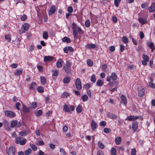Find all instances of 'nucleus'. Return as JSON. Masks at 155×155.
Segmentation results:
<instances>
[{
	"label": "nucleus",
	"mask_w": 155,
	"mask_h": 155,
	"mask_svg": "<svg viewBox=\"0 0 155 155\" xmlns=\"http://www.w3.org/2000/svg\"><path fill=\"white\" fill-rule=\"evenodd\" d=\"M71 28L73 30V35L74 38H77L78 33L79 34L82 33V31L81 28L74 23L72 24Z\"/></svg>",
	"instance_id": "nucleus-1"
},
{
	"label": "nucleus",
	"mask_w": 155,
	"mask_h": 155,
	"mask_svg": "<svg viewBox=\"0 0 155 155\" xmlns=\"http://www.w3.org/2000/svg\"><path fill=\"white\" fill-rule=\"evenodd\" d=\"M29 27V25L28 23H25L22 25V27L19 30L20 33L22 34L27 31Z\"/></svg>",
	"instance_id": "nucleus-2"
},
{
	"label": "nucleus",
	"mask_w": 155,
	"mask_h": 155,
	"mask_svg": "<svg viewBox=\"0 0 155 155\" xmlns=\"http://www.w3.org/2000/svg\"><path fill=\"white\" fill-rule=\"evenodd\" d=\"M26 142L25 138L22 139L21 137H18L15 139V143L16 144L19 143L21 145H24Z\"/></svg>",
	"instance_id": "nucleus-3"
},
{
	"label": "nucleus",
	"mask_w": 155,
	"mask_h": 155,
	"mask_svg": "<svg viewBox=\"0 0 155 155\" xmlns=\"http://www.w3.org/2000/svg\"><path fill=\"white\" fill-rule=\"evenodd\" d=\"M71 64L70 61H67L65 65L63 67V69L67 73H70L71 72Z\"/></svg>",
	"instance_id": "nucleus-4"
},
{
	"label": "nucleus",
	"mask_w": 155,
	"mask_h": 155,
	"mask_svg": "<svg viewBox=\"0 0 155 155\" xmlns=\"http://www.w3.org/2000/svg\"><path fill=\"white\" fill-rule=\"evenodd\" d=\"M117 78V76L115 73H112L111 76H108L107 78V81L110 82L111 80L114 81Z\"/></svg>",
	"instance_id": "nucleus-5"
},
{
	"label": "nucleus",
	"mask_w": 155,
	"mask_h": 155,
	"mask_svg": "<svg viewBox=\"0 0 155 155\" xmlns=\"http://www.w3.org/2000/svg\"><path fill=\"white\" fill-rule=\"evenodd\" d=\"M4 114L6 116L11 118H13L15 115V114L12 111L5 110Z\"/></svg>",
	"instance_id": "nucleus-6"
},
{
	"label": "nucleus",
	"mask_w": 155,
	"mask_h": 155,
	"mask_svg": "<svg viewBox=\"0 0 155 155\" xmlns=\"http://www.w3.org/2000/svg\"><path fill=\"white\" fill-rule=\"evenodd\" d=\"M15 151V147L11 146L9 147L7 153L8 155H14Z\"/></svg>",
	"instance_id": "nucleus-7"
},
{
	"label": "nucleus",
	"mask_w": 155,
	"mask_h": 155,
	"mask_svg": "<svg viewBox=\"0 0 155 155\" xmlns=\"http://www.w3.org/2000/svg\"><path fill=\"white\" fill-rule=\"evenodd\" d=\"M76 87L78 90H80L82 88L81 82L79 78L76 79L75 82Z\"/></svg>",
	"instance_id": "nucleus-8"
},
{
	"label": "nucleus",
	"mask_w": 155,
	"mask_h": 155,
	"mask_svg": "<svg viewBox=\"0 0 155 155\" xmlns=\"http://www.w3.org/2000/svg\"><path fill=\"white\" fill-rule=\"evenodd\" d=\"M138 20L139 22L142 25L147 24L148 22L147 19L145 18H138Z\"/></svg>",
	"instance_id": "nucleus-9"
},
{
	"label": "nucleus",
	"mask_w": 155,
	"mask_h": 155,
	"mask_svg": "<svg viewBox=\"0 0 155 155\" xmlns=\"http://www.w3.org/2000/svg\"><path fill=\"white\" fill-rule=\"evenodd\" d=\"M143 60L142 61V64L144 65H146L147 64V62L149 61V58L147 56L145 55L144 54H143Z\"/></svg>",
	"instance_id": "nucleus-10"
},
{
	"label": "nucleus",
	"mask_w": 155,
	"mask_h": 155,
	"mask_svg": "<svg viewBox=\"0 0 155 155\" xmlns=\"http://www.w3.org/2000/svg\"><path fill=\"white\" fill-rule=\"evenodd\" d=\"M138 93L140 96L142 97L143 96L144 94V88L141 87H139Z\"/></svg>",
	"instance_id": "nucleus-11"
},
{
	"label": "nucleus",
	"mask_w": 155,
	"mask_h": 155,
	"mask_svg": "<svg viewBox=\"0 0 155 155\" xmlns=\"http://www.w3.org/2000/svg\"><path fill=\"white\" fill-rule=\"evenodd\" d=\"M120 99L121 100V102L124 104V105L126 106L127 104V100L126 97L123 95H122L120 97Z\"/></svg>",
	"instance_id": "nucleus-12"
},
{
	"label": "nucleus",
	"mask_w": 155,
	"mask_h": 155,
	"mask_svg": "<svg viewBox=\"0 0 155 155\" xmlns=\"http://www.w3.org/2000/svg\"><path fill=\"white\" fill-rule=\"evenodd\" d=\"M91 126L93 130H94L97 127L98 125L97 123L93 120L91 122Z\"/></svg>",
	"instance_id": "nucleus-13"
},
{
	"label": "nucleus",
	"mask_w": 155,
	"mask_h": 155,
	"mask_svg": "<svg viewBox=\"0 0 155 155\" xmlns=\"http://www.w3.org/2000/svg\"><path fill=\"white\" fill-rule=\"evenodd\" d=\"M148 10L150 12H152L155 10V2H153L149 7Z\"/></svg>",
	"instance_id": "nucleus-14"
},
{
	"label": "nucleus",
	"mask_w": 155,
	"mask_h": 155,
	"mask_svg": "<svg viewBox=\"0 0 155 155\" xmlns=\"http://www.w3.org/2000/svg\"><path fill=\"white\" fill-rule=\"evenodd\" d=\"M63 63L62 60L61 58L59 59L56 62V66L58 68H61L62 66V64Z\"/></svg>",
	"instance_id": "nucleus-15"
},
{
	"label": "nucleus",
	"mask_w": 155,
	"mask_h": 155,
	"mask_svg": "<svg viewBox=\"0 0 155 155\" xmlns=\"http://www.w3.org/2000/svg\"><path fill=\"white\" fill-rule=\"evenodd\" d=\"M54 57L51 56H45L44 57V61L45 62L51 61L53 60Z\"/></svg>",
	"instance_id": "nucleus-16"
},
{
	"label": "nucleus",
	"mask_w": 155,
	"mask_h": 155,
	"mask_svg": "<svg viewBox=\"0 0 155 155\" xmlns=\"http://www.w3.org/2000/svg\"><path fill=\"white\" fill-rule=\"evenodd\" d=\"M55 11V7L54 5L51 6V8L50 9L49 12V14L50 15H51L54 14Z\"/></svg>",
	"instance_id": "nucleus-17"
},
{
	"label": "nucleus",
	"mask_w": 155,
	"mask_h": 155,
	"mask_svg": "<svg viewBox=\"0 0 155 155\" xmlns=\"http://www.w3.org/2000/svg\"><path fill=\"white\" fill-rule=\"evenodd\" d=\"M132 128L134 131L137 130L138 128V124L137 122H134L132 124Z\"/></svg>",
	"instance_id": "nucleus-18"
},
{
	"label": "nucleus",
	"mask_w": 155,
	"mask_h": 155,
	"mask_svg": "<svg viewBox=\"0 0 155 155\" xmlns=\"http://www.w3.org/2000/svg\"><path fill=\"white\" fill-rule=\"evenodd\" d=\"M28 134V131L25 130H24L19 133L20 135L22 136H25Z\"/></svg>",
	"instance_id": "nucleus-19"
},
{
	"label": "nucleus",
	"mask_w": 155,
	"mask_h": 155,
	"mask_svg": "<svg viewBox=\"0 0 155 155\" xmlns=\"http://www.w3.org/2000/svg\"><path fill=\"white\" fill-rule=\"evenodd\" d=\"M147 46L151 49L152 51L154 50L155 48L154 43L152 42H148L147 43Z\"/></svg>",
	"instance_id": "nucleus-20"
},
{
	"label": "nucleus",
	"mask_w": 155,
	"mask_h": 155,
	"mask_svg": "<svg viewBox=\"0 0 155 155\" xmlns=\"http://www.w3.org/2000/svg\"><path fill=\"white\" fill-rule=\"evenodd\" d=\"M18 123V121L16 120H12L11 122V127L12 128H14L17 125Z\"/></svg>",
	"instance_id": "nucleus-21"
},
{
	"label": "nucleus",
	"mask_w": 155,
	"mask_h": 155,
	"mask_svg": "<svg viewBox=\"0 0 155 155\" xmlns=\"http://www.w3.org/2000/svg\"><path fill=\"white\" fill-rule=\"evenodd\" d=\"M86 47L90 49H94L96 47V45L93 44H88L86 45Z\"/></svg>",
	"instance_id": "nucleus-22"
},
{
	"label": "nucleus",
	"mask_w": 155,
	"mask_h": 155,
	"mask_svg": "<svg viewBox=\"0 0 155 155\" xmlns=\"http://www.w3.org/2000/svg\"><path fill=\"white\" fill-rule=\"evenodd\" d=\"M138 118V117L137 116L134 117L133 116L131 115L128 117L127 118L126 120H128L129 121L132 120H133L136 119Z\"/></svg>",
	"instance_id": "nucleus-23"
},
{
	"label": "nucleus",
	"mask_w": 155,
	"mask_h": 155,
	"mask_svg": "<svg viewBox=\"0 0 155 155\" xmlns=\"http://www.w3.org/2000/svg\"><path fill=\"white\" fill-rule=\"evenodd\" d=\"M82 106L79 105L76 108L77 112L78 113H80L82 112Z\"/></svg>",
	"instance_id": "nucleus-24"
},
{
	"label": "nucleus",
	"mask_w": 155,
	"mask_h": 155,
	"mask_svg": "<svg viewBox=\"0 0 155 155\" xmlns=\"http://www.w3.org/2000/svg\"><path fill=\"white\" fill-rule=\"evenodd\" d=\"M63 110L66 112H69L71 111V109L67 105H65L63 107Z\"/></svg>",
	"instance_id": "nucleus-25"
},
{
	"label": "nucleus",
	"mask_w": 155,
	"mask_h": 155,
	"mask_svg": "<svg viewBox=\"0 0 155 155\" xmlns=\"http://www.w3.org/2000/svg\"><path fill=\"white\" fill-rule=\"evenodd\" d=\"M121 140V138L120 137H117L115 138L116 143L118 145L120 143Z\"/></svg>",
	"instance_id": "nucleus-26"
},
{
	"label": "nucleus",
	"mask_w": 155,
	"mask_h": 155,
	"mask_svg": "<svg viewBox=\"0 0 155 155\" xmlns=\"http://www.w3.org/2000/svg\"><path fill=\"white\" fill-rule=\"evenodd\" d=\"M41 82L42 85H45L46 83V80L45 78L44 77H40Z\"/></svg>",
	"instance_id": "nucleus-27"
},
{
	"label": "nucleus",
	"mask_w": 155,
	"mask_h": 155,
	"mask_svg": "<svg viewBox=\"0 0 155 155\" xmlns=\"http://www.w3.org/2000/svg\"><path fill=\"white\" fill-rule=\"evenodd\" d=\"M62 41L63 42H66L68 43L70 42L71 40L70 39L66 37H64L62 39Z\"/></svg>",
	"instance_id": "nucleus-28"
},
{
	"label": "nucleus",
	"mask_w": 155,
	"mask_h": 155,
	"mask_svg": "<svg viewBox=\"0 0 155 155\" xmlns=\"http://www.w3.org/2000/svg\"><path fill=\"white\" fill-rule=\"evenodd\" d=\"M37 84L35 82H33L32 83L30 86V88L31 89H34L36 87Z\"/></svg>",
	"instance_id": "nucleus-29"
},
{
	"label": "nucleus",
	"mask_w": 155,
	"mask_h": 155,
	"mask_svg": "<svg viewBox=\"0 0 155 155\" xmlns=\"http://www.w3.org/2000/svg\"><path fill=\"white\" fill-rule=\"evenodd\" d=\"M83 101H86L88 100V97L87 95L85 94L81 97Z\"/></svg>",
	"instance_id": "nucleus-30"
},
{
	"label": "nucleus",
	"mask_w": 155,
	"mask_h": 155,
	"mask_svg": "<svg viewBox=\"0 0 155 155\" xmlns=\"http://www.w3.org/2000/svg\"><path fill=\"white\" fill-rule=\"evenodd\" d=\"M70 80V78L69 77L65 78L63 79V82L64 83H69Z\"/></svg>",
	"instance_id": "nucleus-31"
},
{
	"label": "nucleus",
	"mask_w": 155,
	"mask_h": 155,
	"mask_svg": "<svg viewBox=\"0 0 155 155\" xmlns=\"http://www.w3.org/2000/svg\"><path fill=\"white\" fill-rule=\"evenodd\" d=\"M43 37L44 39H48V35L47 32L45 31L43 32Z\"/></svg>",
	"instance_id": "nucleus-32"
},
{
	"label": "nucleus",
	"mask_w": 155,
	"mask_h": 155,
	"mask_svg": "<svg viewBox=\"0 0 155 155\" xmlns=\"http://www.w3.org/2000/svg\"><path fill=\"white\" fill-rule=\"evenodd\" d=\"M96 83L99 86H102L104 84L103 81L101 80H98L97 81Z\"/></svg>",
	"instance_id": "nucleus-33"
},
{
	"label": "nucleus",
	"mask_w": 155,
	"mask_h": 155,
	"mask_svg": "<svg viewBox=\"0 0 155 155\" xmlns=\"http://www.w3.org/2000/svg\"><path fill=\"white\" fill-rule=\"evenodd\" d=\"M111 153V155H117V151L114 147L112 148Z\"/></svg>",
	"instance_id": "nucleus-34"
},
{
	"label": "nucleus",
	"mask_w": 155,
	"mask_h": 155,
	"mask_svg": "<svg viewBox=\"0 0 155 155\" xmlns=\"http://www.w3.org/2000/svg\"><path fill=\"white\" fill-rule=\"evenodd\" d=\"M22 70H17L16 71L15 74L16 75H19L22 74Z\"/></svg>",
	"instance_id": "nucleus-35"
},
{
	"label": "nucleus",
	"mask_w": 155,
	"mask_h": 155,
	"mask_svg": "<svg viewBox=\"0 0 155 155\" xmlns=\"http://www.w3.org/2000/svg\"><path fill=\"white\" fill-rule=\"evenodd\" d=\"M148 6V3H145L142 4L141 5V8L143 9H145L146 8H147Z\"/></svg>",
	"instance_id": "nucleus-36"
},
{
	"label": "nucleus",
	"mask_w": 155,
	"mask_h": 155,
	"mask_svg": "<svg viewBox=\"0 0 155 155\" xmlns=\"http://www.w3.org/2000/svg\"><path fill=\"white\" fill-rule=\"evenodd\" d=\"M85 25L86 27H89L90 26L91 22L89 20H87L86 21L85 23Z\"/></svg>",
	"instance_id": "nucleus-37"
},
{
	"label": "nucleus",
	"mask_w": 155,
	"mask_h": 155,
	"mask_svg": "<svg viewBox=\"0 0 155 155\" xmlns=\"http://www.w3.org/2000/svg\"><path fill=\"white\" fill-rule=\"evenodd\" d=\"M87 64L88 65L90 66H93V62L90 59H88L87 60Z\"/></svg>",
	"instance_id": "nucleus-38"
},
{
	"label": "nucleus",
	"mask_w": 155,
	"mask_h": 155,
	"mask_svg": "<svg viewBox=\"0 0 155 155\" xmlns=\"http://www.w3.org/2000/svg\"><path fill=\"white\" fill-rule=\"evenodd\" d=\"M98 146L101 149H103L104 148L105 146L101 142L99 141L98 143Z\"/></svg>",
	"instance_id": "nucleus-39"
},
{
	"label": "nucleus",
	"mask_w": 155,
	"mask_h": 155,
	"mask_svg": "<svg viewBox=\"0 0 155 155\" xmlns=\"http://www.w3.org/2000/svg\"><path fill=\"white\" fill-rule=\"evenodd\" d=\"M38 91L40 93H42L44 92V89L41 86H39L37 88Z\"/></svg>",
	"instance_id": "nucleus-40"
},
{
	"label": "nucleus",
	"mask_w": 155,
	"mask_h": 155,
	"mask_svg": "<svg viewBox=\"0 0 155 155\" xmlns=\"http://www.w3.org/2000/svg\"><path fill=\"white\" fill-rule=\"evenodd\" d=\"M42 111L41 110H39L37 111L35 113L36 116H39L42 114Z\"/></svg>",
	"instance_id": "nucleus-41"
},
{
	"label": "nucleus",
	"mask_w": 155,
	"mask_h": 155,
	"mask_svg": "<svg viewBox=\"0 0 155 155\" xmlns=\"http://www.w3.org/2000/svg\"><path fill=\"white\" fill-rule=\"evenodd\" d=\"M31 149L30 148H29L25 151V153L26 155H28L31 153Z\"/></svg>",
	"instance_id": "nucleus-42"
},
{
	"label": "nucleus",
	"mask_w": 155,
	"mask_h": 155,
	"mask_svg": "<svg viewBox=\"0 0 155 155\" xmlns=\"http://www.w3.org/2000/svg\"><path fill=\"white\" fill-rule=\"evenodd\" d=\"M23 110L24 112L28 113L29 112L30 109L29 108L26 107L25 106H24L23 107Z\"/></svg>",
	"instance_id": "nucleus-43"
},
{
	"label": "nucleus",
	"mask_w": 155,
	"mask_h": 155,
	"mask_svg": "<svg viewBox=\"0 0 155 155\" xmlns=\"http://www.w3.org/2000/svg\"><path fill=\"white\" fill-rule=\"evenodd\" d=\"M109 117L112 119H116L117 116L114 114H110L108 115Z\"/></svg>",
	"instance_id": "nucleus-44"
},
{
	"label": "nucleus",
	"mask_w": 155,
	"mask_h": 155,
	"mask_svg": "<svg viewBox=\"0 0 155 155\" xmlns=\"http://www.w3.org/2000/svg\"><path fill=\"white\" fill-rule=\"evenodd\" d=\"M150 81L148 82L149 85L150 87L152 88H155V84L152 83Z\"/></svg>",
	"instance_id": "nucleus-45"
},
{
	"label": "nucleus",
	"mask_w": 155,
	"mask_h": 155,
	"mask_svg": "<svg viewBox=\"0 0 155 155\" xmlns=\"http://www.w3.org/2000/svg\"><path fill=\"white\" fill-rule=\"evenodd\" d=\"M91 81L93 82H94L96 81L95 76L94 74H93L91 77Z\"/></svg>",
	"instance_id": "nucleus-46"
},
{
	"label": "nucleus",
	"mask_w": 155,
	"mask_h": 155,
	"mask_svg": "<svg viewBox=\"0 0 155 155\" xmlns=\"http://www.w3.org/2000/svg\"><path fill=\"white\" fill-rule=\"evenodd\" d=\"M31 148L33 149L34 151L36 150L37 149V147L35 145L33 144H31L30 145Z\"/></svg>",
	"instance_id": "nucleus-47"
},
{
	"label": "nucleus",
	"mask_w": 155,
	"mask_h": 155,
	"mask_svg": "<svg viewBox=\"0 0 155 155\" xmlns=\"http://www.w3.org/2000/svg\"><path fill=\"white\" fill-rule=\"evenodd\" d=\"M31 107L33 109H35L37 107V103L33 102L31 104Z\"/></svg>",
	"instance_id": "nucleus-48"
},
{
	"label": "nucleus",
	"mask_w": 155,
	"mask_h": 155,
	"mask_svg": "<svg viewBox=\"0 0 155 155\" xmlns=\"http://www.w3.org/2000/svg\"><path fill=\"white\" fill-rule=\"evenodd\" d=\"M122 41L123 42L127 43L128 42V38L125 36H124L122 38Z\"/></svg>",
	"instance_id": "nucleus-49"
},
{
	"label": "nucleus",
	"mask_w": 155,
	"mask_h": 155,
	"mask_svg": "<svg viewBox=\"0 0 155 155\" xmlns=\"http://www.w3.org/2000/svg\"><path fill=\"white\" fill-rule=\"evenodd\" d=\"M121 0H114V4L117 7H118L119 6V3L120 2Z\"/></svg>",
	"instance_id": "nucleus-50"
},
{
	"label": "nucleus",
	"mask_w": 155,
	"mask_h": 155,
	"mask_svg": "<svg viewBox=\"0 0 155 155\" xmlns=\"http://www.w3.org/2000/svg\"><path fill=\"white\" fill-rule=\"evenodd\" d=\"M155 77V74L154 73H152L151 74V76L149 78L150 81L151 82H153V79L154 77Z\"/></svg>",
	"instance_id": "nucleus-51"
},
{
	"label": "nucleus",
	"mask_w": 155,
	"mask_h": 155,
	"mask_svg": "<svg viewBox=\"0 0 155 155\" xmlns=\"http://www.w3.org/2000/svg\"><path fill=\"white\" fill-rule=\"evenodd\" d=\"M5 38L6 40H7L9 42H10L11 40L10 35H6L5 36Z\"/></svg>",
	"instance_id": "nucleus-52"
},
{
	"label": "nucleus",
	"mask_w": 155,
	"mask_h": 155,
	"mask_svg": "<svg viewBox=\"0 0 155 155\" xmlns=\"http://www.w3.org/2000/svg\"><path fill=\"white\" fill-rule=\"evenodd\" d=\"M53 74H52L53 76H56L58 75V70H54L53 71Z\"/></svg>",
	"instance_id": "nucleus-53"
},
{
	"label": "nucleus",
	"mask_w": 155,
	"mask_h": 155,
	"mask_svg": "<svg viewBox=\"0 0 155 155\" xmlns=\"http://www.w3.org/2000/svg\"><path fill=\"white\" fill-rule=\"evenodd\" d=\"M136 150L135 149L133 148L131 149V155H136Z\"/></svg>",
	"instance_id": "nucleus-54"
},
{
	"label": "nucleus",
	"mask_w": 155,
	"mask_h": 155,
	"mask_svg": "<svg viewBox=\"0 0 155 155\" xmlns=\"http://www.w3.org/2000/svg\"><path fill=\"white\" fill-rule=\"evenodd\" d=\"M21 105L19 102H17L16 104V107L17 110H20V107H21Z\"/></svg>",
	"instance_id": "nucleus-55"
},
{
	"label": "nucleus",
	"mask_w": 155,
	"mask_h": 155,
	"mask_svg": "<svg viewBox=\"0 0 155 155\" xmlns=\"http://www.w3.org/2000/svg\"><path fill=\"white\" fill-rule=\"evenodd\" d=\"M110 131V129L107 128L105 127L104 129V131L105 133H108Z\"/></svg>",
	"instance_id": "nucleus-56"
},
{
	"label": "nucleus",
	"mask_w": 155,
	"mask_h": 155,
	"mask_svg": "<svg viewBox=\"0 0 155 155\" xmlns=\"http://www.w3.org/2000/svg\"><path fill=\"white\" fill-rule=\"evenodd\" d=\"M107 67V65L105 64H104L102 66V71H103L105 72L106 71Z\"/></svg>",
	"instance_id": "nucleus-57"
},
{
	"label": "nucleus",
	"mask_w": 155,
	"mask_h": 155,
	"mask_svg": "<svg viewBox=\"0 0 155 155\" xmlns=\"http://www.w3.org/2000/svg\"><path fill=\"white\" fill-rule=\"evenodd\" d=\"M68 11L69 13H72L73 11V9L72 7L70 6L68 8Z\"/></svg>",
	"instance_id": "nucleus-58"
},
{
	"label": "nucleus",
	"mask_w": 155,
	"mask_h": 155,
	"mask_svg": "<svg viewBox=\"0 0 155 155\" xmlns=\"http://www.w3.org/2000/svg\"><path fill=\"white\" fill-rule=\"evenodd\" d=\"M97 155H104V154L101 150H99L97 152Z\"/></svg>",
	"instance_id": "nucleus-59"
},
{
	"label": "nucleus",
	"mask_w": 155,
	"mask_h": 155,
	"mask_svg": "<svg viewBox=\"0 0 155 155\" xmlns=\"http://www.w3.org/2000/svg\"><path fill=\"white\" fill-rule=\"evenodd\" d=\"M68 95L69 94L67 92H64L62 94V96L63 97H68Z\"/></svg>",
	"instance_id": "nucleus-60"
},
{
	"label": "nucleus",
	"mask_w": 155,
	"mask_h": 155,
	"mask_svg": "<svg viewBox=\"0 0 155 155\" xmlns=\"http://www.w3.org/2000/svg\"><path fill=\"white\" fill-rule=\"evenodd\" d=\"M27 18V16L26 15H23L21 17V19L22 21L25 20Z\"/></svg>",
	"instance_id": "nucleus-61"
},
{
	"label": "nucleus",
	"mask_w": 155,
	"mask_h": 155,
	"mask_svg": "<svg viewBox=\"0 0 155 155\" xmlns=\"http://www.w3.org/2000/svg\"><path fill=\"white\" fill-rule=\"evenodd\" d=\"M60 152L63 155H66V152L62 148L60 149Z\"/></svg>",
	"instance_id": "nucleus-62"
},
{
	"label": "nucleus",
	"mask_w": 155,
	"mask_h": 155,
	"mask_svg": "<svg viewBox=\"0 0 155 155\" xmlns=\"http://www.w3.org/2000/svg\"><path fill=\"white\" fill-rule=\"evenodd\" d=\"M106 124V122L105 121H102L100 123V125L102 126H104Z\"/></svg>",
	"instance_id": "nucleus-63"
},
{
	"label": "nucleus",
	"mask_w": 155,
	"mask_h": 155,
	"mask_svg": "<svg viewBox=\"0 0 155 155\" xmlns=\"http://www.w3.org/2000/svg\"><path fill=\"white\" fill-rule=\"evenodd\" d=\"M38 155H47V154L45 153L42 151L40 150L38 152Z\"/></svg>",
	"instance_id": "nucleus-64"
}]
</instances>
